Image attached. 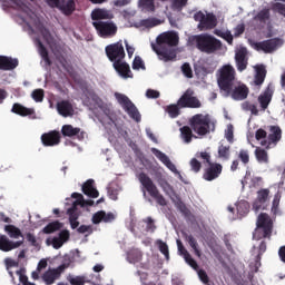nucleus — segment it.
I'll return each instance as SVG.
<instances>
[{
  "label": "nucleus",
  "mask_w": 285,
  "mask_h": 285,
  "mask_svg": "<svg viewBox=\"0 0 285 285\" xmlns=\"http://www.w3.org/2000/svg\"><path fill=\"white\" fill-rule=\"evenodd\" d=\"M81 191H83V195L88 196V198H99V191L94 187V180L91 179H88L86 183H83Z\"/></svg>",
  "instance_id": "2f4dec72"
},
{
  "label": "nucleus",
  "mask_w": 285,
  "mask_h": 285,
  "mask_svg": "<svg viewBox=\"0 0 285 285\" xmlns=\"http://www.w3.org/2000/svg\"><path fill=\"white\" fill-rule=\"evenodd\" d=\"M158 187L161 188L164 195H167L169 198L175 197V188L165 178L158 179Z\"/></svg>",
  "instance_id": "c9c22d12"
},
{
  "label": "nucleus",
  "mask_w": 285,
  "mask_h": 285,
  "mask_svg": "<svg viewBox=\"0 0 285 285\" xmlns=\"http://www.w3.org/2000/svg\"><path fill=\"white\" fill-rule=\"evenodd\" d=\"M223 174V165L217 163H209L207 165V168H204V174L202 175V178L205 181H214L215 179L219 178Z\"/></svg>",
  "instance_id": "f3484780"
},
{
  "label": "nucleus",
  "mask_w": 285,
  "mask_h": 285,
  "mask_svg": "<svg viewBox=\"0 0 285 285\" xmlns=\"http://www.w3.org/2000/svg\"><path fill=\"white\" fill-rule=\"evenodd\" d=\"M69 285H86V277L82 276H75L67 278Z\"/></svg>",
  "instance_id": "13d9d810"
},
{
  "label": "nucleus",
  "mask_w": 285,
  "mask_h": 285,
  "mask_svg": "<svg viewBox=\"0 0 285 285\" xmlns=\"http://www.w3.org/2000/svg\"><path fill=\"white\" fill-rule=\"evenodd\" d=\"M266 140H261V147L271 149L272 146H276L282 140V129L279 126H268V135L265 138Z\"/></svg>",
  "instance_id": "2eb2a0df"
},
{
  "label": "nucleus",
  "mask_w": 285,
  "mask_h": 285,
  "mask_svg": "<svg viewBox=\"0 0 285 285\" xmlns=\"http://www.w3.org/2000/svg\"><path fill=\"white\" fill-rule=\"evenodd\" d=\"M236 79V70L230 65H223L217 69V86L227 87L234 86Z\"/></svg>",
  "instance_id": "0eeeda50"
},
{
  "label": "nucleus",
  "mask_w": 285,
  "mask_h": 285,
  "mask_svg": "<svg viewBox=\"0 0 285 285\" xmlns=\"http://www.w3.org/2000/svg\"><path fill=\"white\" fill-rule=\"evenodd\" d=\"M139 185H142L145 193L150 195V198L156 202V205L160 207H166V198L161 195V191H158V187L156 184H153L150 177L147 176L145 173H139L138 175Z\"/></svg>",
  "instance_id": "39448f33"
},
{
  "label": "nucleus",
  "mask_w": 285,
  "mask_h": 285,
  "mask_svg": "<svg viewBox=\"0 0 285 285\" xmlns=\"http://www.w3.org/2000/svg\"><path fill=\"white\" fill-rule=\"evenodd\" d=\"M246 57H247V50L242 49L239 51H236L234 59L236 61V70H238L239 72L247 69Z\"/></svg>",
  "instance_id": "c756f323"
},
{
  "label": "nucleus",
  "mask_w": 285,
  "mask_h": 285,
  "mask_svg": "<svg viewBox=\"0 0 285 285\" xmlns=\"http://www.w3.org/2000/svg\"><path fill=\"white\" fill-rule=\"evenodd\" d=\"M217 88H220V91L226 95V97H232L234 101H243L247 99V95H249V89L244 83L239 85H227L222 86L217 85Z\"/></svg>",
  "instance_id": "423d86ee"
},
{
  "label": "nucleus",
  "mask_w": 285,
  "mask_h": 285,
  "mask_svg": "<svg viewBox=\"0 0 285 285\" xmlns=\"http://www.w3.org/2000/svg\"><path fill=\"white\" fill-rule=\"evenodd\" d=\"M4 233H8V236L13 239L22 237L21 229H18L14 225H4Z\"/></svg>",
  "instance_id": "79ce46f5"
},
{
  "label": "nucleus",
  "mask_w": 285,
  "mask_h": 285,
  "mask_svg": "<svg viewBox=\"0 0 285 285\" xmlns=\"http://www.w3.org/2000/svg\"><path fill=\"white\" fill-rule=\"evenodd\" d=\"M188 107H179L175 105L167 106V114L169 115V118H177L179 116V109H185Z\"/></svg>",
  "instance_id": "8fccbe9b"
},
{
  "label": "nucleus",
  "mask_w": 285,
  "mask_h": 285,
  "mask_svg": "<svg viewBox=\"0 0 285 285\" xmlns=\"http://www.w3.org/2000/svg\"><path fill=\"white\" fill-rule=\"evenodd\" d=\"M16 68H18L17 58L0 56V71H12Z\"/></svg>",
  "instance_id": "bb28decb"
},
{
  "label": "nucleus",
  "mask_w": 285,
  "mask_h": 285,
  "mask_svg": "<svg viewBox=\"0 0 285 285\" xmlns=\"http://www.w3.org/2000/svg\"><path fill=\"white\" fill-rule=\"evenodd\" d=\"M254 20L259 22L261 24H266L271 20V13L268 12V8L261 9V11L255 14Z\"/></svg>",
  "instance_id": "e433bc0d"
},
{
  "label": "nucleus",
  "mask_w": 285,
  "mask_h": 285,
  "mask_svg": "<svg viewBox=\"0 0 285 285\" xmlns=\"http://www.w3.org/2000/svg\"><path fill=\"white\" fill-rule=\"evenodd\" d=\"M189 166L190 171H194V174L202 171V163H199L196 158H190Z\"/></svg>",
  "instance_id": "bf43d9fd"
},
{
  "label": "nucleus",
  "mask_w": 285,
  "mask_h": 285,
  "mask_svg": "<svg viewBox=\"0 0 285 285\" xmlns=\"http://www.w3.org/2000/svg\"><path fill=\"white\" fill-rule=\"evenodd\" d=\"M59 136L72 138L76 137L78 140H82L86 137L85 131H80V128L78 127H72V125H65L61 126V132H59Z\"/></svg>",
  "instance_id": "aec40b11"
},
{
  "label": "nucleus",
  "mask_w": 285,
  "mask_h": 285,
  "mask_svg": "<svg viewBox=\"0 0 285 285\" xmlns=\"http://www.w3.org/2000/svg\"><path fill=\"white\" fill-rule=\"evenodd\" d=\"M145 232L154 233L156 232V224L153 223V218L148 217V219H145Z\"/></svg>",
  "instance_id": "0e129e2a"
},
{
  "label": "nucleus",
  "mask_w": 285,
  "mask_h": 285,
  "mask_svg": "<svg viewBox=\"0 0 285 285\" xmlns=\"http://www.w3.org/2000/svg\"><path fill=\"white\" fill-rule=\"evenodd\" d=\"M217 159L228 161L230 159V146L223 144L217 146Z\"/></svg>",
  "instance_id": "f704fd0d"
},
{
  "label": "nucleus",
  "mask_w": 285,
  "mask_h": 285,
  "mask_svg": "<svg viewBox=\"0 0 285 285\" xmlns=\"http://www.w3.org/2000/svg\"><path fill=\"white\" fill-rule=\"evenodd\" d=\"M116 100L118 101V105H120V108H124L126 115H129L131 120L136 122L140 121L139 110H137V107L134 106V102H131L126 95L116 92Z\"/></svg>",
  "instance_id": "6e6552de"
},
{
  "label": "nucleus",
  "mask_w": 285,
  "mask_h": 285,
  "mask_svg": "<svg viewBox=\"0 0 285 285\" xmlns=\"http://www.w3.org/2000/svg\"><path fill=\"white\" fill-rule=\"evenodd\" d=\"M62 225L59 222L48 223L46 227H42V234L50 235L61 229Z\"/></svg>",
  "instance_id": "a19ab883"
},
{
  "label": "nucleus",
  "mask_w": 285,
  "mask_h": 285,
  "mask_svg": "<svg viewBox=\"0 0 285 285\" xmlns=\"http://www.w3.org/2000/svg\"><path fill=\"white\" fill-rule=\"evenodd\" d=\"M23 245V240L12 242L8 238V236L0 235V250L4 253H9L13 249H17Z\"/></svg>",
  "instance_id": "412c9836"
},
{
  "label": "nucleus",
  "mask_w": 285,
  "mask_h": 285,
  "mask_svg": "<svg viewBox=\"0 0 285 285\" xmlns=\"http://www.w3.org/2000/svg\"><path fill=\"white\" fill-rule=\"evenodd\" d=\"M255 160L258 164H268V153L266 149H262L261 147L255 148Z\"/></svg>",
  "instance_id": "ea45409f"
},
{
  "label": "nucleus",
  "mask_w": 285,
  "mask_h": 285,
  "mask_svg": "<svg viewBox=\"0 0 285 285\" xmlns=\"http://www.w3.org/2000/svg\"><path fill=\"white\" fill-rule=\"evenodd\" d=\"M196 158L204 160V164H207V165L216 164V163L210 161L209 153H206V151H202V153L196 154Z\"/></svg>",
  "instance_id": "e2e57ef3"
},
{
  "label": "nucleus",
  "mask_w": 285,
  "mask_h": 285,
  "mask_svg": "<svg viewBox=\"0 0 285 285\" xmlns=\"http://www.w3.org/2000/svg\"><path fill=\"white\" fill-rule=\"evenodd\" d=\"M139 8L148 12L156 11V6L153 3V0H139Z\"/></svg>",
  "instance_id": "de8ad7c7"
},
{
  "label": "nucleus",
  "mask_w": 285,
  "mask_h": 285,
  "mask_svg": "<svg viewBox=\"0 0 285 285\" xmlns=\"http://www.w3.org/2000/svg\"><path fill=\"white\" fill-rule=\"evenodd\" d=\"M115 220V215L112 213H105V210H99L91 217V223L94 225H99V223L110 224Z\"/></svg>",
  "instance_id": "a878e982"
},
{
  "label": "nucleus",
  "mask_w": 285,
  "mask_h": 285,
  "mask_svg": "<svg viewBox=\"0 0 285 285\" xmlns=\"http://www.w3.org/2000/svg\"><path fill=\"white\" fill-rule=\"evenodd\" d=\"M274 97V83H268L266 89L258 96V104L261 105V110L266 111L268 105L271 104V98Z\"/></svg>",
  "instance_id": "6ab92c4d"
},
{
  "label": "nucleus",
  "mask_w": 285,
  "mask_h": 285,
  "mask_svg": "<svg viewBox=\"0 0 285 285\" xmlns=\"http://www.w3.org/2000/svg\"><path fill=\"white\" fill-rule=\"evenodd\" d=\"M38 52L40 53L42 61H46L47 66L52 65V62H50V58L48 57V49H46V46H43L40 40H38Z\"/></svg>",
  "instance_id": "c03bdc74"
},
{
  "label": "nucleus",
  "mask_w": 285,
  "mask_h": 285,
  "mask_svg": "<svg viewBox=\"0 0 285 285\" xmlns=\"http://www.w3.org/2000/svg\"><path fill=\"white\" fill-rule=\"evenodd\" d=\"M264 80H266V67L263 65L255 66V86H262Z\"/></svg>",
  "instance_id": "473e14b6"
},
{
  "label": "nucleus",
  "mask_w": 285,
  "mask_h": 285,
  "mask_svg": "<svg viewBox=\"0 0 285 285\" xmlns=\"http://www.w3.org/2000/svg\"><path fill=\"white\" fill-rule=\"evenodd\" d=\"M193 95H195V92H193V89H187L185 90V92H183L180 99H177V104L170 106H179L180 108L188 109L202 108V101H198V98Z\"/></svg>",
  "instance_id": "9b49d317"
},
{
  "label": "nucleus",
  "mask_w": 285,
  "mask_h": 285,
  "mask_svg": "<svg viewBox=\"0 0 285 285\" xmlns=\"http://www.w3.org/2000/svg\"><path fill=\"white\" fill-rule=\"evenodd\" d=\"M43 97H46V94H43L42 89H35V91H32V100H35V102H42Z\"/></svg>",
  "instance_id": "052dcab7"
},
{
  "label": "nucleus",
  "mask_w": 285,
  "mask_h": 285,
  "mask_svg": "<svg viewBox=\"0 0 285 285\" xmlns=\"http://www.w3.org/2000/svg\"><path fill=\"white\" fill-rule=\"evenodd\" d=\"M181 71L185 78H188V79L193 78V70L190 69V65L188 62L183 63Z\"/></svg>",
  "instance_id": "680f3d73"
},
{
  "label": "nucleus",
  "mask_w": 285,
  "mask_h": 285,
  "mask_svg": "<svg viewBox=\"0 0 285 285\" xmlns=\"http://www.w3.org/2000/svg\"><path fill=\"white\" fill-rule=\"evenodd\" d=\"M268 189H261L258 190V193H256V195L258 196H256L255 202L253 203V210H261L263 204H266V202L268 200Z\"/></svg>",
  "instance_id": "7c9ffc66"
},
{
  "label": "nucleus",
  "mask_w": 285,
  "mask_h": 285,
  "mask_svg": "<svg viewBox=\"0 0 285 285\" xmlns=\"http://www.w3.org/2000/svg\"><path fill=\"white\" fill-rule=\"evenodd\" d=\"M242 110L249 111L253 116H257V107L254 104L247 101L242 102Z\"/></svg>",
  "instance_id": "6e6d98bb"
},
{
  "label": "nucleus",
  "mask_w": 285,
  "mask_h": 285,
  "mask_svg": "<svg viewBox=\"0 0 285 285\" xmlns=\"http://www.w3.org/2000/svg\"><path fill=\"white\" fill-rule=\"evenodd\" d=\"M67 215L69 216V222H77V207L72 205L67 209Z\"/></svg>",
  "instance_id": "69168bd1"
},
{
  "label": "nucleus",
  "mask_w": 285,
  "mask_h": 285,
  "mask_svg": "<svg viewBox=\"0 0 285 285\" xmlns=\"http://www.w3.org/2000/svg\"><path fill=\"white\" fill-rule=\"evenodd\" d=\"M236 158L239 159V160H236V161H242V165L247 166V164H249V150L240 149L239 154L236 155Z\"/></svg>",
  "instance_id": "49530a36"
},
{
  "label": "nucleus",
  "mask_w": 285,
  "mask_h": 285,
  "mask_svg": "<svg viewBox=\"0 0 285 285\" xmlns=\"http://www.w3.org/2000/svg\"><path fill=\"white\" fill-rule=\"evenodd\" d=\"M126 259L129 261V264H137L141 261V252L137 248L129 249L126 253Z\"/></svg>",
  "instance_id": "4c0bfd02"
},
{
  "label": "nucleus",
  "mask_w": 285,
  "mask_h": 285,
  "mask_svg": "<svg viewBox=\"0 0 285 285\" xmlns=\"http://www.w3.org/2000/svg\"><path fill=\"white\" fill-rule=\"evenodd\" d=\"M112 62V68L116 69V72L120 75L124 79L131 78V69L128 67V63L121 61V60H110Z\"/></svg>",
  "instance_id": "4be33fe9"
},
{
  "label": "nucleus",
  "mask_w": 285,
  "mask_h": 285,
  "mask_svg": "<svg viewBox=\"0 0 285 285\" xmlns=\"http://www.w3.org/2000/svg\"><path fill=\"white\" fill-rule=\"evenodd\" d=\"M114 14L112 11L107 10V9H94L91 11V20L92 21H102V20H112Z\"/></svg>",
  "instance_id": "cd10ccee"
},
{
  "label": "nucleus",
  "mask_w": 285,
  "mask_h": 285,
  "mask_svg": "<svg viewBox=\"0 0 285 285\" xmlns=\"http://www.w3.org/2000/svg\"><path fill=\"white\" fill-rule=\"evenodd\" d=\"M271 11L279 13V16L285 18V3L274 2L272 3V9H268V12Z\"/></svg>",
  "instance_id": "09e8293b"
},
{
  "label": "nucleus",
  "mask_w": 285,
  "mask_h": 285,
  "mask_svg": "<svg viewBox=\"0 0 285 285\" xmlns=\"http://www.w3.org/2000/svg\"><path fill=\"white\" fill-rule=\"evenodd\" d=\"M16 276H19V282H21L22 285L31 284L27 275H23V269L16 271Z\"/></svg>",
  "instance_id": "338daca9"
},
{
  "label": "nucleus",
  "mask_w": 285,
  "mask_h": 285,
  "mask_svg": "<svg viewBox=\"0 0 285 285\" xmlns=\"http://www.w3.org/2000/svg\"><path fill=\"white\" fill-rule=\"evenodd\" d=\"M277 254L279 256V262H282V264H285V245L279 247Z\"/></svg>",
  "instance_id": "774afa93"
},
{
  "label": "nucleus",
  "mask_w": 285,
  "mask_h": 285,
  "mask_svg": "<svg viewBox=\"0 0 285 285\" xmlns=\"http://www.w3.org/2000/svg\"><path fill=\"white\" fill-rule=\"evenodd\" d=\"M236 214L239 215V217H244L247 215V213H249V205L247 204V202H239L238 204H236Z\"/></svg>",
  "instance_id": "a18cd8bd"
},
{
  "label": "nucleus",
  "mask_w": 285,
  "mask_h": 285,
  "mask_svg": "<svg viewBox=\"0 0 285 285\" xmlns=\"http://www.w3.org/2000/svg\"><path fill=\"white\" fill-rule=\"evenodd\" d=\"M179 43V37L175 31L164 32L158 35L156 38V43H151L153 52L158 55V59L164 62L175 61L177 58V50L171 49L177 47ZM167 46L168 49H164L163 47Z\"/></svg>",
  "instance_id": "f257e3e1"
},
{
  "label": "nucleus",
  "mask_w": 285,
  "mask_h": 285,
  "mask_svg": "<svg viewBox=\"0 0 285 285\" xmlns=\"http://www.w3.org/2000/svg\"><path fill=\"white\" fill-rule=\"evenodd\" d=\"M46 4H48V8L59 10L65 17L75 13V0H46Z\"/></svg>",
  "instance_id": "f8f14e48"
},
{
  "label": "nucleus",
  "mask_w": 285,
  "mask_h": 285,
  "mask_svg": "<svg viewBox=\"0 0 285 285\" xmlns=\"http://www.w3.org/2000/svg\"><path fill=\"white\" fill-rule=\"evenodd\" d=\"M67 268H69V263H63L56 268H48L46 273H42L40 279H42V283L46 285H53L56 281L61 278V274H63V271H67Z\"/></svg>",
  "instance_id": "ddd939ff"
},
{
  "label": "nucleus",
  "mask_w": 285,
  "mask_h": 285,
  "mask_svg": "<svg viewBox=\"0 0 285 285\" xmlns=\"http://www.w3.org/2000/svg\"><path fill=\"white\" fill-rule=\"evenodd\" d=\"M215 36L222 38L223 40H225L228 46L234 43V36L230 35L229 31L223 32V31H216Z\"/></svg>",
  "instance_id": "3c124183"
},
{
  "label": "nucleus",
  "mask_w": 285,
  "mask_h": 285,
  "mask_svg": "<svg viewBox=\"0 0 285 285\" xmlns=\"http://www.w3.org/2000/svg\"><path fill=\"white\" fill-rule=\"evenodd\" d=\"M285 43L281 38H272L268 40H263L261 42H255V51H263V53L271 55L276 51L282 45Z\"/></svg>",
  "instance_id": "4468645a"
},
{
  "label": "nucleus",
  "mask_w": 285,
  "mask_h": 285,
  "mask_svg": "<svg viewBox=\"0 0 285 285\" xmlns=\"http://www.w3.org/2000/svg\"><path fill=\"white\" fill-rule=\"evenodd\" d=\"M194 132L196 134V131H193L188 126L181 127L180 137L183 138V141H185V144H190Z\"/></svg>",
  "instance_id": "37998d69"
},
{
  "label": "nucleus",
  "mask_w": 285,
  "mask_h": 285,
  "mask_svg": "<svg viewBox=\"0 0 285 285\" xmlns=\"http://www.w3.org/2000/svg\"><path fill=\"white\" fill-rule=\"evenodd\" d=\"M177 253L183 256V259H185V264H188V266H190V268H194V271H198V264L196 263V261L193 259V257H190V254L187 249H185V247L183 246V242L179 239H177Z\"/></svg>",
  "instance_id": "5701e85b"
},
{
  "label": "nucleus",
  "mask_w": 285,
  "mask_h": 285,
  "mask_svg": "<svg viewBox=\"0 0 285 285\" xmlns=\"http://www.w3.org/2000/svg\"><path fill=\"white\" fill-rule=\"evenodd\" d=\"M183 238L185 239V243H188L190 249H194V255H196V257H202V250L198 249V243L196 242V238H194L193 235L186 233H183Z\"/></svg>",
  "instance_id": "72a5a7b5"
},
{
  "label": "nucleus",
  "mask_w": 285,
  "mask_h": 285,
  "mask_svg": "<svg viewBox=\"0 0 285 285\" xmlns=\"http://www.w3.org/2000/svg\"><path fill=\"white\" fill-rule=\"evenodd\" d=\"M10 112L21 117H32V119H35V109L23 107L21 104H13V107L10 108Z\"/></svg>",
  "instance_id": "c85d7f7f"
},
{
  "label": "nucleus",
  "mask_w": 285,
  "mask_h": 285,
  "mask_svg": "<svg viewBox=\"0 0 285 285\" xmlns=\"http://www.w3.org/2000/svg\"><path fill=\"white\" fill-rule=\"evenodd\" d=\"M158 245V252H161V255H164L167 261H169V246L166 245L163 240H157Z\"/></svg>",
  "instance_id": "864d4df0"
},
{
  "label": "nucleus",
  "mask_w": 285,
  "mask_h": 285,
  "mask_svg": "<svg viewBox=\"0 0 285 285\" xmlns=\"http://www.w3.org/2000/svg\"><path fill=\"white\" fill-rule=\"evenodd\" d=\"M131 70H145V62L141 61V58L134 57L131 62Z\"/></svg>",
  "instance_id": "4d7b16f0"
},
{
  "label": "nucleus",
  "mask_w": 285,
  "mask_h": 285,
  "mask_svg": "<svg viewBox=\"0 0 285 285\" xmlns=\"http://www.w3.org/2000/svg\"><path fill=\"white\" fill-rule=\"evenodd\" d=\"M40 141L45 147H55L61 142L59 131L51 130L40 136Z\"/></svg>",
  "instance_id": "a211bd4d"
},
{
  "label": "nucleus",
  "mask_w": 285,
  "mask_h": 285,
  "mask_svg": "<svg viewBox=\"0 0 285 285\" xmlns=\"http://www.w3.org/2000/svg\"><path fill=\"white\" fill-rule=\"evenodd\" d=\"M91 26L100 38H112L118 33V26H115L112 21H94Z\"/></svg>",
  "instance_id": "1a4fd4ad"
},
{
  "label": "nucleus",
  "mask_w": 285,
  "mask_h": 285,
  "mask_svg": "<svg viewBox=\"0 0 285 285\" xmlns=\"http://www.w3.org/2000/svg\"><path fill=\"white\" fill-rule=\"evenodd\" d=\"M175 206L177 207V210L180 212V214H183V217H190V209H188V207H185V204L181 200L177 202Z\"/></svg>",
  "instance_id": "5fc2aeb1"
},
{
  "label": "nucleus",
  "mask_w": 285,
  "mask_h": 285,
  "mask_svg": "<svg viewBox=\"0 0 285 285\" xmlns=\"http://www.w3.org/2000/svg\"><path fill=\"white\" fill-rule=\"evenodd\" d=\"M150 153H153V156H156L158 161H161L164 166H167L169 171L177 174V167H175V164H171V160H169V157L166 156L161 150H158L156 148H150Z\"/></svg>",
  "instance_id": "b1692460"
},
{
  "label": "nucleus",
  "mask_w": 285,
  "mask_h": 285,
  "mask_svg": "<svg viewBox=\"0 0 285 285\" xmlns=\"http://www.w3.org/2000/svg\"><path fill=\"white\" fill-rule=\"evenodd\" d=\"M274 229V224L271 222L268 214L261 213L258 220L255 222V230L253 232V240L271 239V232Z\"/></svg>",
  "instance_id": "f03ea898"
},
{
  "label": "nucleus",
  "mask_w": 285,
  "mask_h": 285,
  "mask_svg": "<svg viewBox=\"0 0 285 285\" xmlns=\"http://www.w3.org/2000/svg\"><path fill=\"white\" fill-rule=\"evenodd\" d=\"M105 55L110 61H121L126 57L127 52L124 51V45L120 42L111 43L105 47Z\"/></svg>",
  "instance_id": "dca6fc26"
},
{
  "label": "nucleus",
  "mask_w": 285,
  "mask_h": 285,
  "mask_svg": "<svg viewBox=\"0 0 285 285\" xmlns=\"http://www.w3.org/2000/svg\"><path fill=\"white\" fill-rule=\"evenodd\" d=\"M194 21L198 22V30H212L217 27V18L214 13L205 14L202 11L194 13Z\"/></svg>",
  "instance_id": "9d476101"
},
{
  "label": "nucleus",
  "mask_w": 285,
  "mask_h": 285,
  "mask_svg": "<svg viewBox=\"0 0 285 285\" xmlns=\"http://www.w3.org/2000/svg\"><path fill=\"white\" fill-rule=\"evenodd\" d=\"M161 24V20H158L157 18H146L142 20H139V26L146 29L156 28Z\"/></svg>",
  "instance_id": "58836bf2"
},
{
  "label": "nucleus",
  "mask_w": 285,
  "mask_h": 285,
  "mask_svg": "<svg viewBox=\"0 0 285 285\" xmlns=\"http://www.w3.org/2000/svg\"><path fill=\"white\" fill-rule=\"evenodd\" d=\"M185 6H188V0H171V10L179 12Z\"/></svg>",
  "instance_id": "603ef678"
},
{
  "label": "nucleus",
  "mask_w": 285,
  "mask_h": 285,
  "mask_svg": "<svg viewBox=\"0 0 285 285\" xmlns=\"http://www.w3.org/2000/svg\"><path fill=\"white\" fill-rule=\"evenodd\" d=\"M56 112H59L61 117H72L75 110L72 109V104L69 100H61L56 102Z\"/></svg>",
  "instance_id": "393cba45"
},
{
  "label": "nucleus",
  "mask_w": 285,
  "mask_h": 285,
  "mask_svg": "<svg viewBox=\"0 0 285 285\" xmlns=\"http://www.w3.org/2000/svg\"><path fill=\"white\" fill-rule=\"evenodd\" d=\"M223 43L214 36L202 33L196 36V49L204 55H214L220 50Z\"/></svg>",
  "instance_id": "7ed1b4c3"
},
{
  "label": "nucleus",
  "mask_w": 285,
  "mask_h": 285,
  "mask_svg": "<svg viewBox=\"0 0 285 285\" xmlns=\"http://www.w3.org/2000/svg\"><path fill=\"white\" fill-rule=\"evenodd\" d=\"M190 130H194L198 136L208 135L209 131H215V124L212 122L209 116L203 114H196L194 117H190L189 120Z\"/></svg>",
  "instance_id": "20e7f679"
}]
</instances>
